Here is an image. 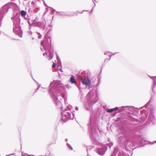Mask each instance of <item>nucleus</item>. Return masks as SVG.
I'll use <instances>...</instances> for the list:
<instances>
[{"label":"nucleus","instance_id":"2","mask_svg":"<svg viewBox=\"0 0 156 156\" xmlns=\"http://www.w3.org/2000/svg\"><path fill=\"white\" fill-rule=\"evenodd\" d=\"M119 109L118 108V107H116L113 108L111 109H106V111L107 112L111 113L113 112V111H115V110H118Z\"/></svg>","mask_w":156,"mask_h":156},{"label":"nucleus","instance_id":"4","mask_svg":"<svg viewBox=\"0 0 156 156\" xmlns=\"http://www.w3.org/2000/svg\"><path fill=\"white\" fill-rule=\"evenodd\" d=\"M20 14L21 16H23L26 15V12L23 10H22L20 12Z\"/></svg>","mask_w":156,"mask_h":156},{"label":"nucleus","instance_id":"5","mask_svg":"<svg viewBox=\"0 0 156 156\" xmlns=\"http://www.w3.org/2000/svg\"><path fill=\"white\" fill-rule=\"evenodd\" d=\"M56 66L54 62H53V64L52 65V67L53 68H55Z\"/></svg>","mask_w":156,"mask_h":156},{"label":"nucleus","instance_id":"1","mask_svg":"<svg viewBox=\"0 0 156 156\" xmlns=\"http://www.w3.org/2000/svg\"><path fill=\"white\" fill-rule=\"evenodd\" d=\"M82 83L86 85H90L91 83L90 81L88 78L85 79L83 80Z\"/></svg>","mask_w":156,"mask_h":156},{"label":"nucleus","instance_id":"3","mask_svg":"<svg viewBox=\"0 0 156 156\" xmlns=\"http://www.w3.org/2000/svg\"><path fill=\"white\" fill-rule=\"evenodd\" d=\"M70 82L72 83H76V80H75L74 78L73 77V76H72L70 77Z\"/></svg>","mask_w":156,"mask_h":156}]
</instances>
